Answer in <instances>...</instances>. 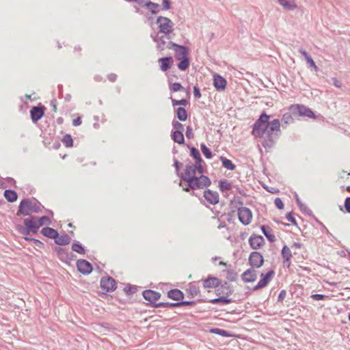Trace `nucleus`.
I'll list each match as a JSON object with an SVG mask.
<instances>
[{"label": "nucleus", "instance_id": "f257e3e1", "mask_svg": "<svg viewBox=\"0 0 350 350\" xmlns=\"http://www.w3.org/2000/svg\"><path fill=\"white\" fill-rule=\"evenodd\" d=\"M270 116L263 111L253 124L252 134L257 138L264 137L262 145L265 148L273 146L279 137L280 122L278 119L269 121Z\"/></svg>", "mask_w": 350, "mask_h": 350}, {"label": "nucleus", "instance_id": "f03ea898", "mask_svg": "<svg viewBox=\"0 0 350 350\" xmlns=\"http://www.w3.org/2000/svg\"><path fill=\"white\" fill-rule=\"evenodd\" d=\"M185 179L187 183V187H183V190L186 192H189L190 190L194 191L208 188L211 185V179L205 175H200V176L195 175ZM194 194L195 193L193 191L192 195Z\"/></svg>", "mask_w": 350, "mask_h": 350}, {"label": "nucleus", "instance_id": "7ed1b4c3", "mask_svg": "<svg viewBox=\"0 0 350 350\" xmlns=\"http://www.w3.org/2000/svg\"><path fill=\"white\" fill-rule=\"evenodd\" d=\"M41 203L37 200L32 202L29 198H24L19 204L16 215L29 216L31 213H38L41 211Z\"/></svg>", "mask_w": 350, "mask_h": 350}, {"label": "nucleus", "instance_id": "20e7f679", "mask_svg": "<svg viewBox=\"0 0 350 350\" xmlns=\"http://www.w3.org/2000/svg\"><path fill=\"white\" fill-rule=\"evenodd\" d=\"M188 55L189 49L184 45H180L174 50V58L180 61L177 67L181 71H185L189 66L190 60Z\"/></svg>", "mask_w": 350, "mask_h": 350}, {"label": "nucleus", "instance_id": "39448f33", "mask_svg": "<svg viewBox=\"0 0 350 350\" xmlns=\"http://www.w3.org/2000/svg\"><path fill=\"white\" fill-rule=\"evenodd\" d=\"M156 23L158 25V33L164 34L167 40L172 39L171 33L173 31L172 21L167 17L160 16L157 17Z\"/></svg>", "mask_w": 350, "mask_h": 350}, {"label": "nucleus", "instance_id": "423d86ee", "mask_svg": "<svg viewBox=\"0 0 350 350\" xmlns=\"http://www.w3.org/2000/svg\"><path fill=\"white\" fill-rule=\"evenodd\" d=\"M289 110L293 116H304L310 118H316L314 112L310 108L303 105H292L289 107Z\"/></svg>", "mask_w": 350, "mask_h": 350}, {"label": "nucleus", "instance_id": "0eeeda50", "mask_svg": "<svg viewBox=\"0 0 350 350\" xmlns=\"http://www.w3.org/2000/svg\"><path fill=\"white\" fill-rule=\"evenodd\" d=\"M100 287L103 290V294L113 292L117 288L116 281L109 275L104 276L100 279Z\"/></svg>", "mask_w": 350, "mask_h": 350}, {"label": "nucleus", "instance_id": "6e6552de", "mask_svg": "<svg viewBox=\"0 0 350 350\" xmlns=\"http://www.w3.org/2000/svg\"><path fill=\"white\" fill-rule=\"evenodd\" d=\"M238 218L244 226L249 225L252 218V213L249 208L241 206L237 208Z\"/></svg>", "mask_w": 350, "mask_h": 350}, {"label": "nucleus", "instance_id": "1a4fd4ad", "mask_svg": "<svg viewBox=\"0 0 350 350\" xmlns=\"http://www.w3.org/2000/svg\"><path fill=\"white\" fill-rule=\"evenodd\" d=\"M248 262L251 268L254 269L261 267L264 264V258L262 255L256 251L250 253L248 258Z\"/></svg>", "mask_w": 350, "mask_h": 350}, {"label": "nucleus", "instance_id": "9d476101", "mask_svg": "<svg viewBox=\"0 0 350 350\" xmlns=\"http://www.w3.org/2000/svg\"><path fill=\"white\" fill-rule=\"evenodd\" d=\"M45 107L44 105L39 104L33 106L30 110L31 120L33 123L38 122L44 115Z\"/></svg>", "mask_w": 350, "mask_h": 350}, {"label": "nucleus", "instance_id": "9b49d317", "mask_svg": "<svg viewBox=\"0 0 350 350\" xmlns=\"http://www.w3.org/2000/svg\"><path fill=\"white\" fill-rule=\"evenodd\" d=\"M248 243L252 249L259 250L265 244V241L261 235L254 233L250 237Z\"/></svg>", "mask_w": 350, "mask_h": 350}, {"label": "nucleus", "instance_id": "f8f14e48", "mask_svg": "<svg viewBox=\"0 0 350 350\" xmlns=\"http://www.w3.org/2000/svg\"><path fill=\"white\" fill-rule=\"evenodd\" d=\"M77 268L83 275H89L93 269L92 264L85 259H79L77 261Z\"/></svg>", "mask_w": 350, "mask_h": 350}, {"label": "nucleus", "instance_id": "ddd939ff", "mask_svg": "<svg viewBox=\"0 0 350 350\" xmlns=\"http://www.w3.org/2000/svg\"><path fill=\"white\" fill-rule=\"evenodd\" d=\"M203 197L210 204L215 205L219 201V195L217 191L206 189L203 193Z\"/></svg>", "mask_w": 350, "mask_h": 350}, {"label": "nucleus", "instance_id": "4468645a", "mask_svg": "<svg viewBox=\"0 0 350 350\" xmlns=\"http://www.w3.org/2000/svg\"><path fill=\"white\" fill-rule=\"evenodd\" d=\"M202 281L203 288L205 289L218 288L221 285V280L218 278L212 275H208L206 279Z\"/></svg>", "mask_w": 350, "mask_h": 350}, {"label": "nucleus", "instance_id": "2eb2a0df", "mask_svg": "<svg viewBox=\"0 0 350 350\" xmlns=\"http://www.w3.org/2000/svg\"><path fill=\"white\" fill-rule=\"evenodd\" d=\"M227 85V81L219 74L213 75V86L219 92L224 91Z\"/></svg>", "mask_w": 350, "mask_h": 350}, {"label": "nucleus", "instance_id": "dca6fc26", "mask_svg": "<svg viewBox=\"0 0 350 350\" xmlns=\"http://www.w3.org/2000/svg\"><path fill=\"white\" fill-rule=\"evenodd\" d=\"M24 225L27 227L30 231H31L32 234H36L40 227L38 226L37 217L35 216L25 219Z\"/></svg>", "mask_w": 350, "mask_h": 350}, {"label": "nucleus", "instance_id": "f3484780", "mask_svg": "<svg viewBox=\"0 0 350 350\" xmlns=\"http://www.w3.org/2000/svg\"><path fill=\"white\" fill-rule=\"evenodd\" d=\"M241 279L245 283L253 282L257 279V271L250 267L241 274Z\"/></svg>", "mask_w": 350, "mask_h": 350}, {"label": "nucleus", "instance_id": "a211bd4d", "mask_svg": "<svg viewBox=\"0 0 350 350\" xmlns=\"http://www.w3.org/2000/svg\"><path fill=\"white\" fill-rule=\"evenodd\" d=\"M58 258L66 265H70L71 262L76 258V255L72 252H68L66 249L64 250L57 254Z\"/></svg>", "mask_w": 350, "mask_h": 350}, {"label": "nucleus", "instance_id": "6ab92c4d", "mask_svg": "<svg viewBox=\"0 0 350 350\" xmlns=\"http://www.w3.org/2000/svg\"><path fill=\"white\" fill-rule=\"evenodd\" d=\"M220 288H217L215 290V294L217 295H226V296H230L233 293L232 286L227 282H224V283L221 282Z\"/></svg>", "mask_w": 350, "mask_h": 350}, {"label": "nucleus", "instance_id": "aec40b11", "mask_svg": "<svg viewBox=\"0 0 350 350\" xmlns=\"http://www.w3.org/2000/svg\"><path fill=\"white\" fill-rule=\"evenodd\" d=\"M151 38L153 40L154 42L157 43V48L159 51H163L165 49V45L166 44V42L165 40V35L159 36V33L157 32H152L150 34Z\"/></svg>", "mask_w": 350, "mask_h": 350}, {"label": "nucleus", "instance_id": "412c9836", "mask_svg": "<svg viewBox=\"0 0 350 350\" xmlns=\"http://www.w3.org/2000/svg\"><path fill=\"white\" fill-rule=\"evenodd\" d=\"M274 275L275 271L273 269H270L267 273H261L260 280H259L258 283L264 288L267 286Z\"/></svg>", "mask_w": 350, "mask_h": 350}, {"label": "nucleus", "instance_id": "4be33fe9", "mask_svg": "<svg viewBox=\"0 0 350 350\" xmlns=\"http://www.w3.org/2000/svg\"><path fill=\"white\" fill-rule=\"evenodd\" d=\"M167 296L168 298L176 301V302L181 301L184 299V293L183 291L178 288H173L167 291Z\"/></svg>", "mask_w": 350, "mask_h": 350}, {"label": "nucleus", "instance_id": "5701e85b", "mask_svg": "<svg viewBox=\"0 0 350 350\" xmlns=\"http://www.w3.org/2000/svg\"><path fill=\"white\" fill-rule=\"evenodd\" d=\"M14 337V334L8 329V325H1V340L4 342L11 344L12 338Z\"/></svg>", "mask_w": 350, "mask_h": 350}, {"label": "nucleus", "instance_id": "b1692460", "mask_svg": "<svg viewBox=\"0 0 350 350\" xmlns=\"http://www.w3.org/2000/svg\"><path fill=\"white\" fill-rule=\"evenodd\" d=\"M160 64V68L162 71L165 72L168 70L173 65V58L171 56L164 57L159 59Z\"/></svg>", "mask_w": 350, "mask_h": 350}, {"label": "nucleus", "instance_id": "393cba45", "mask_svg": "<svg viewBox=\"0 0 350 350\" xmlns=\"http://www.w3.org/2000/svg\"><path fill=\"white\" fill-rule=\"evenodd\" d=\"M151 293H153V290L148 289L144 290L142 292V296L143 297L148 301V302L146 304V306H152L154 308V305L157 303L154 301V295L151 294Z\"/></svg>", "mask_w": 350, "mask_h": 350}, {"label": "nucleus", "instance_id": "a878e982", "mask_svg": "<svg viewBox=\"0 0 350 350\" xmlns=\"http://www.w3.org/2000/svg\"><path fill=\"white\" fill-rule=\"evenodd\" d=\"M186 292L190 298H193L195 296H197L200 293V288L199 286L196 285L195 282H190L188 284Z\"/></svg>", "mask_w": 350, "mask_h": 350}, {"label": "nucleus", "instance_id": "bb28decb", "mask_svg": "<svg viewBox=\"0 0 350 350\" xmlns=\"http://www.w3.org/2000/svg\"><path fill=\"white\" fill-rule=\"evenodd\" d=\"M41 233L43 236L53 239H55V238H57V236H58V232L56 230L48 226L44 227L41 230Z\"/></svg>", "mask_w": 350, "mask_h": 350}, {"label": "nucleus", "instance_id": "cd10ccee", "mask_svg": "<svg viewBox=\"0 0 350 350\" xmlns=\"http://www.w3.org/2000/svg\"><path fill=\"white\" fill-rule=\"evenodd\" d=\"M54 241L58 245H66L70 243L71 239L66 233L63 234L62 235H59L58 234L57 238H55Z\"/></svg>", "mask_w": 350, "mask_h": 350}, {"label": "nucleus", "instance_id": "c85d7f7f", "mask_svg": "<svg viewBox=\"0 0 350 350\" xmlns=\"http://www.w3.org/2000/svg\"><path fill=\"white\" fill-rule=\"evenodd\" d=\"M260 230L262 233L270 243H273L275 241V237L274 234L271 233V228L269 226L262 225L260 226Z\"/></svg>", "mask_w": 350, "mask_h": 350}, {"label": "nucleus", "instance_id": "c756f323", "mask_svg": "<svg viewBox=\"0 0 350 350\" xmlns=\"http://www.w3.org/2000/svg\"><path fill=\"white\" fill-rule=\"evenodd\" d=\"M299 209L303 214L310 217H312L320 226H323L327 231H328L325 226L323 224V223H321L318 219H317L314 217V215L312 213V211L308 207V206L304 204L299 207Z\"/></svg>", "mask_w": 350, "mask_h": 350}, {"label": "nucleus", "instance_id": "7c9ffc66", "mask_svg": "<svg viewBox=\"0 0 350 350\" xmlns=\"http://www.w3.org/2000/svg\"><path fill=\"white\" fill-rule=\"evenodd\" d=\"M3 196L8 202H14L18 199V193L13 189H5Z\"/></svg>", "mask_w": 350, "mask_h": 350}, {"label": "nucleus", "instance_id": "2f4dec72", "mask_svg": "<svg viewBox=\"0 0 350 350\" xmlns=\"http://www.w3.org/2000/svg\"><path fill=\"white\" fill-rule=\"evenodd\" d=\"M192 176H195L194 164H189L185 166V172L180 175V178L185 182V178L187 179L188 177H191Z\"/></svg>", "mask_w": 350, "mask_h": 350}, {"label": "nucleus", "instance_id": "473e14b6", "mask_svg": "<svg viewBox=\"0 0 350 350\" xmlns=\"http://www.w3.org/2000/svg\"><path fill=\"white\" fill-rule=\"evenodd\" d=\"M278 2L286 10H293L297 8L295 0H278Z\"/></svg>", "mask_w": 350, "mask_h": 350}, {"label": "nucleus", "instance_id": "72a5a7b5", "mask_svg": "<svg viewBox=\"0 0 350 350\" xmlns=\"http://www.w3.org/2000/svg\"><path fill=\"white\" fill-rule=\"evenodd\" d=\"M176 117L179 121L185 122L188 118L187 110L183 107H179L175 110Z\"/></svg>", "mask_w": 350, "mask_h": 350}, {"label": "nucleus", "instance_id": "f704fd0d", "mask_svg": "<svg viewBox=\"0 0 350 350\" xmlns=\"http://www.w3.org/2000/svg\"><path fill=\"white\" fill-rule=\"evenodd\" d=\"M171 137L174 142L179 144H184L185 142L183 133L180 131H172Z\"/></svg>", "mask_w": 350, "mask_h": 350}, {"label": "nucleus", "instance_id": "c9c22d12", "mask_svg": "<svg viewBox=\"0 0 350 350\" xmlns=\"http://www.w3.org/2000/svg\"><path fill=\"white\" fill-rule=\"evenodd\" d=\"M221 161L222 166L228 170L233 171L236 168V165L232 162L231 160L227 159L225 157L221 156L219 157Z\"/></svg>", "mask_w": 350, "mask_h": 350}, {"label": "nucleus", "instance_id": "e433bc0d", "mask_svg": "<svg viewBox=\"0 0 350 350\" xmlns=\"http://www.w3.org/2000/svg\"><path fill=\"white\" fill-rule=\"evenodd\" d=\"M219 189L221 192H226L230 190L232 187L231 183L227 179H221L219 181Z\"/></svg>", "mask_w": 350, "mask_h": 350}, {"label": "nucleus", "instance_id": "4c0bfd02", "mask_svg": "<svg viewBox=\"0 0 350 350\" xmlns=\"http://www.w3.org/2000/svg\"><path fill=\"white\" fill-rule=\"evenodd\" d=\"M190 149V156L193 158L195 160V163L204 162L202 160L199 150L196 147H191Z\"/></svg>", "mask_w": 350, "mask_h": 350}, {"label": "nucleus", "instance_id": "58836bf2", "mask_svg": "<svg viewBox=\"0 0 350 350\" xmlns=\"http://www.w3.org/2000/svg\"><path fill=\"white\" fill-rule=\"evenodd\" d=\"M146 5L152 14H157L160 12V5L158 3L148 1Z\"/></svg>", "mask_w": 350, "mask_h": 350}, {"label": "nucleus", "instance_id": "ea45409f", "mask_svg": "<svg viewBox=\"0 0 350 350\" xmlns=\"http://www.w3.org/2000/svg\"><path fill=\"white\" fill-rule=\"evenodd\" d=\"M72 250L79 254L83 255L85 254V250L84 246L79 241L74 242L72 244Z\"/></svg>", "mask_w": 350, "mask_h": 350}, {"label": "nucleus", "instance_id": "a19ab883", "mask_svg": "<svg viewBox=\"0 0 350 350\" xmlns=\"http://www.w3.org/2000/svg\"><path fill=\"white\" fill-rule=\"evenodd\" d=\"M210 333L215 334H217V335H219V336H221L223 337L232 336V334L229 332H228L225 329H223L217 328V327L211 328L210 329Z\"/></svg>", "mask_w": 350, "mask_h": 350}, {"label": "nucleus", "instance_id": "79ce46f5", "mask_svg": "<svg viewBox=\"0 0 350 350\" xmlns=\"http://www.w3.org/2000/svg\"><path fill=\"white\" fill-rule=\"evenodd\" d=\"M281 255L283 259L286 260L288 262L289 261V260L291 259L292 254L289 247L287 245H285L283 246L281 252Z\"/></svg>", "mask_w": 350, "mask_h": 350}, {"label": "nucleus", "instance_id": "37998d69", "mask_svg": "<svg viewBox=\"0 0 350 350\" xmlns=\"http://www.w3.org/2000/svg\"><path fill=\"white\" fill-rule=\"evenodd\" d=\"M178 308V302H159L154 305V308Z\"/></svg>", "mask_w": 350, "mask_h": 350}, {"label": "nucleus", "instance_id": "c03bdc74", "mask_svg": "<svg viewBox=\"0 0 350 350\" xmlns=\"http://www.w3.org/2000/svg\"><path fill=\"white\" fill-rule=\"evenodd\" d=\"M200 148L202 154L206 159H211L213 157L211 150L206 146L205 144L202 143L200 145Z\"/></svg>", "mask_w": 350, "mask_h": 350}, {"label": "nucleus", "instance_id": "a18cd8bd", "mask_svg": "<svg viewBox=\"0 0 350 350\" xmlns=\"http://www.w3.org/2000/svg\"><path fill=\"white\" fill-rule=\"evenodd\" d=\"M137 291V286L135 285H131L130 284H127L124 288V291L127 295H131L135 293Z\"/></svg>", "mask_w": 350, "mask_h": 350}, {"label": "nucleus", "instance_id": "49530a36", "mask_svg": "<svg viewBox=\"0 0 350 350\" xmlns=\"http://www.w3.org/2000/svg\"><path fill=\"white\" fill-rule=\"evenodd\" d=\"M62 142L68 148L73 146V139L70 134H66L63 136Z\"/></svg>", "mask_w": 350, "mask_h": 350}, {"label": "nucleus", "instance_id": "de8ad7c7", "mask_svg": "<svg viewBox=\"0 0 350 350\" xmlns=\"http://www.w3.org/2000/svg\"><path fill=\"white\" fill-rule=\"evenodd\" d=\"M226 273H227L226 278L229 281L234 282L237 280L238 274L235 271H234L232 269H230V270H227Z\"/></svg>", "mask_w": 350, "mask_h": 350}, {"label": "nucleus", "instance_id": "09e8293b", "mask_svg": "<svg viewBox=\"0 0 350 350\" xmlns=\"http://www.w3.org/2000/svg\"><path fill=\"white\" fill-rule=\"evenodd\" d=\"M25 239L26 241H27L33 242L36 246H37V247H38L40 248H44V243H42L41 241H40L38 239H36L35 238L29 237H25Z\"/></svg>", "mask_w": 350, "mask_h": 350}, {"label": "nucleus", "instance_id": "8fccbe9b", "mask_svg": "<svg viewBox=\"0 0 350 350\" xmlns=\"http://www.w3.org/2000/svg\"><path fill=\"white\" fill-rule=\"evenodd\" d=\"M292 113L290 111V112H287V113H285L283 116H282V121L283 122H284L285 124H291L293 122V118L292 117Z\"/></svg>", "mask_w": 350, "mask_h": 350}, {"label": "nucleus", "instance_id": "3c124183", "mask_svg": "<svg viewBox=\"0 0 350 350\" xmlns=\"http://www.w3.org/2000/svg\"><path fill=\"white\" fill-rule=\"evenodd\" d=\"M219 296V304L222 305H226L228 304H230L233 301L232 299L228 298V296H226V295H221Z\"/></svg>", "mask_w": 350, "mask_h": 350}, {"label": "nucleus", "instance_id": "603ef678", "mask_svg": "<svg viewBox=\"0 0 350 350\" xmlns=\"http://www.w3.org/2000/svg\"><path fill=\"white\" fill-rule=\"evenodd\" d=\"M37 221L38 223V226H42L44 224H51V219L48 216H42L40 218L37 217Z\"/></svg>", "mask_w": 350, "mask_h": 350}, {"label": "nucleus", "instance_id": "864d4df0", "mask_svg": "<svg viewBox=\"0 0 350 350\" xmlns=\"http://www.w3.org/2000/svg\"><path fill=\"white\" fill-rule=\"evenodd\" d=\"M183 89L184 88L183 87V85L178 82H175L171 84L170 86V90L172 92H178L183 90Z\"/></svg>", "mask_w": 350, "mask_h": 350}, {"label": "nucleus", "instance_id": "5fc2aeb1", "mask_svg": "<svg viewBox=\"0 0 350 350\" xmlns=\"http://www.w3.org/2000/svg\"><path fill=\"white\" fill-rule=\"evenodd\" d=\"M172 104V105L177 106V105H183L186 106L188 104V101L186 99H180V100H176L174 98H171Z\"/></svg>", "mask_w": 350, "mask_h": 350}, {"label": "nucleus", "instance_id": "6e6d98bb", "mask_svg": "<svg viewBox=\"0 0 350 350\" xmlns=\"http://www.w3.org/2000/svg\"><path fill=\"white\" fill-rule=\"evenodd\" d=\"M172 124L173 126L172 131H180L181 132L183 133L184 126L181 123H180L178 121L174 120L172 121Z\"/></svg>", "mask_w": 350, "mask_h": 350}, {"label": "nucleus", "instance_id": "4d7b16f0", "mask_svg": "<svg viewBox=\"0 0 350 350\" xmlns=\"http://www.w3.org/2000/svg\"><path fill=\"white\" fill-rule=\"evenodd\" d=\"M202 163L203 162L194 163V172H195V174L196 172H198L199 174H200V175H204L203 174L204 172V167L202 166Z\"/></svg>", "mask_w": 350, "mask_h": 350}, {"label": "nucleus", "instance_id": "13d9d810", "mask_svg": "<svg viewBox=\"0 0 350 350\" xmlns=\"http://www.w3.org/2000/svg\"><path fill=\"white\" fill-rule=\"evenodd\" d=\"M17 229L18 230V232L23 234V235H25V236H27L29 235L31 231H30L27 227H26L25 226H18L17 227Z\"/></svg>", "mask_w": 350, "mask_h": 350}, {"label": "nucleus", "instance_id": "bf43d9fd", "mask_svg": "<svg viewBox=\"0 0 350 350\" xmlns=\"http://www.w3.org/2000/svg\"><path fill=\"white\" fill-rule=\"evenodd\" d=\"M6 181L8 182V185H4L3 183H1V188H4L6 187H16V181L12 178H7Z\"/></svg>", "mask_w": 350, "mask_h": 350}, {"label": "nucleus", "instance_id": "052dcab7", "mask_svg": "<svg viewBox=\"0 0 350 350\" xmlns=\"http://www.w3.org/2000/svg\"><path fill=\"white\" fill-rule=\"evenodd\" d=\"M286 218L293 225L297 226V221L295 218L293 216V213L291 211L286 213Z\"/></svg>", "mask_w": 350, "mask_h": 350}, {"label": "nucleus", "instance_id": "680f3d73", "mask_svg": "<svg viewBox=\"0 0 350 350\" xmlns=\"http://www.w3.org/2000/svg\"><path fill=\"white\" fill-rule=\"evenodd\" d=\"M173 165L176 170V175L180 176L179 171H180V168L183 166V163L178 161L177 159H174Z\"/></svg>", "mask_w": 350, "mask_h": 350}, {"label": "nucleus", "instance_id": "e2e57ef3", "mask_svg": "<svg viewBox=\"0 0 350 350\" xmlns=\"http://www.w3.org/2000/svg\"><path fill=\"white\" fill-rule=\"evenodd\" d=\"M196 302H198L197 301H183V299L181 301H178L179 307L182 306H195L196 304Z\"/></svg>", "mask_w": 350, "mask_h": 350}, {"label": "nucleus", "instance_id": "0e129e2a", "mask_svg": "<svg viewBox=\"0 0 350 350\" xmlns=\"http://www.w3.org/2000/svg\"><path fill=\"white\" fill-rule=\"evenodd\" d=\"M310 297L317 301L319 300H323L326 298H328L329 297L327 295H323V294H312Z\"/></svg>", "mask_w": 350, "mask_h": 350}, {"label": "nucleus", "instance_id": "69168bd1", "mask_svg": "<svg viewBox=\"0 0 350 350\" xmlns=\"http://www.w3.org/2000/svg\"><path fill=\"white\" fill-rule=\"evenodd\" d=\"M198 302H208V303H211V304H219V297H217V298L211 299H198Z\"/></svg>", "mask_w": 350, "mask_h": 350}, {"label": "nucleus", "instance_id": "338daca9", "mask_svg": "<svg viewBox=\"0 0 350 350\" xmlns=\"http://www.w3.org/2000/svg\"><path fill=\"white\" fill-rule=\"evenodd\" d=\"M274 203H275V206L280 209V210H282L284 208V203L282 202V200L280 198H277L275 199V201H274Z\"/></svg>", "mask_w": 350, "mask_h": 350}, {"label": "nucleus", "instance_id": "774afa93", "mask_svg": "<svg viewBox=\"0 0 350 350\" xmlns=\"http://www.w3.org/2000/svg\"><path fill=\"white\" fill-rule=\"evenodd\" d=\"M344 206H345L346 211L347 213H350V197L346 198V199L345 200Z\"/></svg>", "mask_w": 350, "mask_h": 350}]
</instances>
